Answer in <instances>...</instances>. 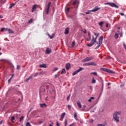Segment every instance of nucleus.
Instances as JSON below:
<instances>
[{
    "instance_id": "obj_1",
    "label": "nucleus",
    "mask_w": 126,
    "mask_h": 126,
    "mask_svg": "<svg viewBox=\"0 0 126 126\" xmlns=\"http://www.w3.org/2000/svg\"><path fill=\"white\" fill-rule=\"evenodd\" d=\"M97 38H98L97 36H96L95 38H94V36H93V39H92L94 42V43L98 44V45L95 48V50L98 49V48H100V47H101V45H102V43H103V36L99 37L98 39V43L97 42Z\"/></svg>"
},
{
    "instance_id": "obj_2",
    "label": "nucleus",
    "mask_w": 126,
    "mask_h": 126,
    "mask_svg": "<svg viewBox=\"0 0 126 126\" xmlns=\"http://www.w3.org/2000/svg\"><path fill=\"white\" fill-rule=\"evenodd\" d=\"M122 114V111H116L113 114V119L115 122H117V123H120V116Z\"/></svg>"
},
{
    "instance_id": "obj_3",
    "label": "nucleus",
    "mask_w": 126,
    "mask_h": 126,
    "mask_svg": "<svg viewBox=\"0 0 126 126\" xmlns=\"http://www.w3.org/2000/svg\"><path fill=\"white\" fill-rule=\"evenodd\" d=\"M51 3H52L51 2H49L44 9V11L46 12V14H49V11L50 10V7L51 6Z\"/></svg>"
},
{
    "instance_id": "obj_4",
    "label": "nucleus",
    "mask_w": 126,
    "mask_h": 126,
    "mask_svg": "<svg viewBox=\"0 0 126 126\" xmlns=\"http://www.w3.org/2000/svg\"><path fill=\"white\" fill-rule=\"evenodd\" d=\"M104 4L105 5H110V6H112V7H115L116 8H119V6L115 4V3L107 2V3H105Z\"/></svg>"
},
{
    "instance_id": "obj_5",
    "label": "nucleus",
    "mask_w": 126,
    "mask_h": 126,
    "mask_svg": "<svg viewBox=\"0 0 126 126\" xmlns=\"http://www.w3.org/2000/svg\"><path fill=\"white\" fill-rule=\"evenodd\" d=\"M94 59V58H93V57H87L83 60V62H84V63H86V62H90V61H92V60Z\"/></svg>"
},
{
    "instance_id": "obj_6",
    "label": "nucleus",
    "mask_w": 126,
    "mask_h": 126,
    "mask_svg": "<svg viewBox=\"0 0 126 126\" xmlns=\"http://www.w3.org/2000/svg\"><path fill=\"white\" fill-rule=\"evenodd\" d=\"M83 69H84L83 67H80L79 69H78L76 71L73 72L72 75L74 76L76 74H77V73H78V72H80V71H82V70H83Z\"/></svg>"
},
{
    "instance_id": "obj_7",
    "label": "nucleus",
    "mask_w": 126,
    "mask_h": 126,
    "mask_svg": "<svg viewBox=\"0 0 126 126\" xmlns=\"http://www.w3.org/2000/svg\"><path fill=\"white\" fill-rule=\"evenodd\" d=\"M45 87H46V84H44L40 87L39 92H45L46 89Z\"/></svg>"
},
{
    "instance_id": "obj_8",
    "label": "nucleus",
    "mask_w": 126,
    "mask_h": 126,
    "mask_svg": "<svg viewBox=\"0 0 126 126\" xmlns=\"http://www.w3.org/2000/svg\"><path fill=\"white\" fill-rule=\"evenodd\" d=\"M86 65H94V66H96L97 64L95 62H90L86 63Z\"/></svg>"
},
{
    "instance_id": "obj_9",
    "label": "nucleus",
    "mask_w": 126,
    "mask_h": 126,
    "mask_svg": "<svg viewBox=\"0 0 126 126\" xmlns=\"http://www.w3.org/2000/svg\"><path fill=\"white\" fill-rule=\"evenodd\" d=\"M99 9H101V8H98L97 7H95L93 9L89 11H90L91 12H95V11H97V10H99Z\"/></svg>"
},
{
    "instance_id": "obj_10",
    "label": "nucleus",
    "mask_w": 126,
    "mask_h": 126,
    "mask_svg": "<svg viewBox=\"0 0 126 126\" xmlns=\"http://www.w3.org/2000/svg\"><path fill=\"white\" fill-rule=\"evenodd\" d=\"M51 53H52V49H49V47H48L45 51L46 55H49V54H51Z\"/></svg>"
},
{
    "instance_id": "obj_11",
    "label": "nucleus",
    "mask_w": 126,
    "mask_h": 126,
    "mask_svg": "<svg viewBox=\"0 0 126 126\" xmlns=\"http://www.w3.org/2000/svg\"><path fill=\"white\" fill-rule=\"evenodd\" d=\"M69 33V28L67 27L65 29L64 34L65 35H67Z\"/></svg>"
},
{
    "instance_id": "obj_12",
    "label": "nucleus",
    "mask_w": 126,
    "mask_h": 126,
    "mask_svg": "<svg viewBox=\"0 0 126 126\" xmlns=\"http://www.w3.org/2000/svg\"><path fill=\"white\" fill-rule=\"evenodd\" d=\"M65 68L67 70H68L69 68H70V63H66L65 64Z\"/></svg>"
},
{
    "instance_id": "obj_13",
    "label": "nucleus",
    "mask_w": 126,
    "mask_h": 126,
    "mask_svg": "<svg viewBox=\"0 0 126 126\" xmlns=\"http://www.w3.org/2000/svg\"><path fill=\"white\" fill-rule=\"evenodd\" d=\"M94 44H95V42H94L93 40L91 41V43L87 44L88 47H92V46H93V45H94Z\"/></svg>"
},
{
    "instance_id": "obj_14",
    "label": "nucleus",
    "mask_w": 126,
    "mask_h": 126,
    "mask_svg": "<svg viewBox=\"0 0 126 126\" xmlns=\"http://www.w3.org/2000/svg\"><path fill=\"white\" fill-rule=\"evenodd\" d=\"M36 9H37V5L34 4L32 6V12H34V11H35Z\"/></svg>"
},
{
    "instance_id": "obj_15",
    "label": "nucleus",
    "mask_w": 126,
    "mask_h": 126,
    "mask_svg": "<svg viewBox=\"0 0 126 126\" xmlns=\"http://www.w3.org/2000/svg\"><path fill=\"white\" fill-rule=\"evenodd\" d=\"M39 67H42L43 68H47V65L45 63L41 64L39 65Z\"/></svg>"
},
{
    "instance_id": "obj_16",
    "label": "nucleus",
    "mask_w": 126,
    "mask_h": 126,
    "mask_svg": "<svg viewBox=\"0 0 126 126\" xmlns=\"http://www.w3.org/2000/svg\"><path fill=\"white\" fill-rule=\"evenodd\" d=\"M33 75H31L29 78H27L26 80H24L25 82H28V81H29L31 78H32Z\"/></svg>"
},
{
    "instance_id": "obj_17",
    "label": "nucleus",
    "mask_w": 126,
    "mask_h": 126,
    "mask_svg": "<svg viewBox=\"0 0 126 126\" xmlns=\"http://www.w3.org/2000/svg\"><path fill=\"white\" fill-rule=\"evenodd\" d=\"M77 105L78 106L79 108H81L82 106H81V103L79 101H77Z\"/></svg>"
},
{
    "instance_id": "obj_18",
    "label": "nucleus",
    "mask_w": 126,
    "mask_h": 126,
    "mask_svg": "<svg viewBox=\"0 0 126 126\" xmlns=\"http://www.w3.org/2000/svg\"><path fill=\"white\" fill-rule=\"evenodd\" d=\"M91 83L92 84H95V83H96V80H95V78H94V77H93Z\"/></svg>"
},
{
    "instance_id": "obj_19",
    "label": "nucleus",
    "mask_w": 126,
    "mask_h": 126,
    "mask_svg": "<svg viewBox=\"0 0 126 126\" xmlns=\"http://www.w3.org/2000/svg\"><path fill=\"white\" fill-rule=\"evenodd\" d=\"M108 73H112L113 74H115V72L112 71L111 70H110L109 69H107V71Z\"/></svg>"
},
{
    "instance_id": "obj_20",
    "label": "nucleus",
    "mask_w": 126,
    "mask_h": 126,
    "mask_svg": "<svg viewBox=\"0 0 126 126\" xmlns=\"http://www.w3.org/2000/svg\"><path fill=\"white\" fill-rule=\"evenodd\" d=\"M40 106L41 108H44V107H47V104L46 103L40 104Z\"/></svg>"
},
{
    "instance_id": "obj_21",
    "label": "nucleus",
    "mask_w": 126,
    "mask_h": 126,
    "mask_svg": "<svg viewBox=\"0 0 126 126\" xmlns=\"http://www.w3.org/2000/svg\"><path fill=\"white\" fill-rule=\"evenodd\" d=\"M74 118L76 121H78V119H77V114H76V112L74 114Z\"/></svg>"
},
{
    "instance_id": "obj_22",
    "label": "nucleus",
    "mask_w": 126,
    "mask_h": 126,
    "mask_svg": "<svg viewBox=\"0 0 126 126\" xmlns=\"http://www.w3.org/2000/svg\"><path fill=\"white\" fill-rule=\"evenodd\" d=\"M66 73V72L65 71V69L63 68L61 72V74H65Z\"/></svg>"
},
{
    "instance_id": "obj_23",
    "label": "nucleus",
    "mask_w": 126,
    "mask_h": 126,
    "mask_svg": "<svg viewBox=\"0 0 126 126\" xmlns=\"http://www.w3.org/2000/svg\"><path fill=\"white\" fill-rule=\"evenodd\" d=\"M81 32H83V33H84L85 34H86V33L87 32V31H86V30L85 29H82L81 30Z\"/></svg>"
},
{
    "instance_id": "obj_24",
    "label": "nucleus",
    "mask_w": 126,
    "mask_h": 126,
    "mask_svg": "<svg viewBox=\"0 0 126 126\" xmlns=\"http://www.w3.org/2000/svg\"><path fill=\"white\" fill-rule=\"evenodd\" d=\"M6 0H0V2L1 4H3V3H5V1Z\"/></svg>"
},
{
    "instance_id": "obj_25",
    "label": "nucleus",
    "mask_w": 126,
    "mask_h": 126,
    "mask_svg": "<svg viewBox=\"0 0 126 126\" xmlns=\"http://www.w3.org/2000/svg\"><path fill=\"white\" fill-rule=\"evenodd\" d=\"M64 116H65V112H64L62 114L61 116V119H63V118H64Z\"/></svg>"
},
{
    "instance_id": "obj_26",
    "label": "nucleus",
    "mask_w": 126,
    "mask_h": 126,
    "mask_svg": "<svg viewBox=\"0 0 126 126\" xmlns=\"http://www.w3.org/2000/svg\"><path fill=\"white\" fill-rule=\"evenodd\" d=\"M114 37L115 38V39H118V38H119V34L118 33H116Z\"/></svg>"
},
{
    "instance_id": "obj_27",
    "label": "nucleus",
    "mask_w": 126,
    "mask_h": 126,
    "mask_svg": "<svg viewBox=\"0 0 126 126\" xmlns=\"http://www.w3.org/2000/svg\"><path fill=\"white\" fill-rule=\"evenodd\" d=\"M14 5H15V3L10 4L9 8H12V7L14 6Z\"/></svg>"
},
{
    "instance_id": "obj_28",
    "label": "nucleus",
    "mask_w": 126,
    "mask_h": 126,
    "mask_svg": "<svg viewBox=\"0 0 126 126\" xmlns=\"http://www.w3.org/2000/svg\"><path fill=\"white\" fill-rule=\"evenodd\" d=\"M101 70H103V71H105L106 72H107L108 70V69L106 68H101Z\"/></svg>"
},
{
    "instance_id": "obj_29",
    "label": "nucleus",
    "mask_w": 126,
    "mask_h": 126,
    "mask_svg": "<svg viewBox=\"0 0 126 126\" xmlns=\"http://www.w3.org/2000/svg\"><path fill=\"white\" fill-rule=\"evenodd\" d=\"M85 108H86V105H84L81 109V111H86L85 110Z\"/></svg>"
},
{
    "instance_id": "obj_30",
    "label": "nucleus",
    "mask_w": 126,
    "mask_h": 126,
    "mask_svg": "<svg viewBox=\"0 0 126 126\" xmlns=\"http://www.w3.org/2000/svg\"><path fill=\"white\" fill-rule=\"evenodd\" d=\"M24 119V116H22L20 118V122L21 123V122H22V121H23Z\"/></svg>"
},
{
    "instance_id": "obj_31",
    "label": "nucleus",
    "mask_w": 126,
    "mask_h": 126,
    "mask_svg": "<svg viewBox=\"0 0 126 126\" xmlns=\"http://www.w3.org/2000/svg\"><path fill=\"white\" fill-rule=\"evenodd\" d=\"M103 24H104V22H100L99 23V26H101V27H103Z\"/></svg>"
},
{
    "instance_id": "obj_32",
    "label": "nucleus",
    "mask_w": 126,
    "mask_h": 126,
    "mask_svg": "<svg viewBox=\"0 0 126 126\" xmlns=\"http://www.w3.org/2000/svg\"><path fill=\"white\" fill-rule=\"evenodd\" d=\"M47 35L49 36L50 39H53V38H54V35L51 36V35H50L49 33Z\"/></svg>"
},
{
    "instance_id": "obj_33",
    "label": "nucleus",
    "mask_w": 126,
    "mask_h": 126,
    "mask_svg": "<svg viewBox=\"0 0 126 126\" xmlns=\"http://www.w3.org/2000/svg\"><path fill=\"white\" fill-rule=\"evenodd\" d=\"M26 126H31V124H30V123L27 122L26 123Z\"/></svg>"
},
{
    "instance_id": "obj_34",
    "label": "nucleus",
    "mask_w": 126,
    "mask_h": 126,
    "mask_svg": "<svg viewBox=\"0 0 126 126\" xmlns=\"http://www.w3.org/2000/svg\"><path fill=\"white\" fill-rule=\"evenodd\" d=\"M9 33H13V32L11 30H10V29H8V31Z\"/></svg>"
},
{
    "instance_id": "obj_35",
    "label": "nucleus",
    "mask_w": 126,
    "mask_h": 126,
    "mask_svg": "<svg viewBox=\"0 0 126 126\" xmlns=\"http://www.w3.org/2000/svg\"><path fill=\"white\" fill-rule=\"evenodd\" d=\"M33 22V19H31L29 20L28 23L30 24V23H32V22Z\"/></svg>"
},
{
    "instance_id": "obj_36",
    "label": "nucleus",
    "mask_w": 126,
    "mask_h": 126,
    "mask_svg": "<svg viewBox=\"0 0 126 126\" xmlns=\"http://www.w3.org/2000/svg\"><path fill=\"white\" fill-rule=\"evenodd\" d=\"M75 45V42L72 41V45H71L72 47H74Z\"/></svg>"
},
{
    "instance_id": "obj_37",
    "label": "nucleus",
    "mask_w": 126,
    "mask_h": 126,
    "mask_svg": "<svg viewBox=\"0 0 126 126\" xmlns=\"http://www.w3.org/2000/svg\"><path fill=\"white\" fill-rule=\"evenodd\" d=\"M94 35L96 36V37H98L99 36V33H96V32H94Z\"/></svg>"
},
{
    "instance_id": "obj_38",
    "label": "nucleus",
    "mask_w": 126,
    "mask_h": 126,
    "mask_svg": "<svg viewBox=\"0 0 126 126\" xmlns=\"http://www.w3.org/2000/svg\"><path fill=\"white\" fill-rule=\"evenodd\" d=\"M3 31H5V28H3L1 29V32H3Z\"/></svg>"
},
{
    "instance_id": "obj_39",
    "label": "nucleus",
    "mask_w": 126,
    "mask_h": 126,
    "mask_svg": "<svg viewBox=\"0 0 126 126\" xmlns=\"http://www.w3.org/2000/svg\"><path fill=\"white\" fill-rule=\"evenodd\" d=\"M12 77H13V75H12V77L10 78V79H9L8 80V83H9V82H10V81L11 80V79H12Z\"/></svg>"
},
{
    "instance_id": "obj_40",
    "label": "nucleus",
    "mask_w": 126,
    "mask_h": 126,
    "mask_svg": "<svg viewBox=\"0 0 126 126\" xmlns=\"http://www.w3.org/2000/svg\"><path fill=\"white\" fill-rule=\"evenodd\" d=\"M64 124H65L64 126H66L67 125V121L66 120H65Z\"/></svg>"
},
{
    "instance_id": "obj_41",
    "label": "nucleus",
    "mask_w": 126,
    "mask_h": 126,
    "mask_svg": "<svg viewBox=\"0 0 126 126\" xmlns=\"http://www.w3.org/2000/svg\"><path fill=\"white\" fill-rule=\"evenodd\" d=\"M94 122V120H93V119H91L89 121V123H90L91 124H92Z\"/></svg>"
},
{
    "instance_id": "obj_42",
    "label": "nucleus",
    "mask_w": 126,
    "mask_h": 126,
    "mask_svg": "<svg viewBox=\"0 0 126 126\" xmlns=\"http://www.w3.org/2000/svg\"><path fill=\"white\" fill-rule=\"evenodd\" d=\"M58 69H59V68L55 67V68H54L53 71H56V70H57Z\"/></svg>"
},
{
    "instance_id": "obj_43",
    "label": "nucleus",
    "mask_w": 126,
    "mask_h": 126,
    "mask_svg": "<svg viewBox=\"0 0 126 126\" xmlns=\"http://www.w3.org/2000/svg\"><path fill=\"white\" fill-rule=\"evenodd\" d=\"M76 0H76L73 1V5H75L76 4Z\"/></svg>"
},
{
    "instance_id": "obj_44",
    "label": "nucleus",
    "mask_w": 126,
    "mask_h": 126,
    "mask_svg": "<svg viewBox=\"0 0 126 126\" xmlns=\"http://www.w3.org/2000/svg\"><path fill=\"white\" fill-rule=\"evenodd\" d=\"M67 108H68V110H71V107H70V105H68Z\"/></svg>"
},
{
    "instance_id": "obj_45",
    "label": "nucleus",
    "mask_w": 126,
    "mask_h": 126,
    "mask_svg": "<svg viewBox=\"0 0 126 126\" xmlns=\"http://www.w3.org/2000/svg\"><path fill=\"white\" fill-rule=\"evenodd\" d=\"M91 74H94V75H97V73L94 72L91 73Z\"/></svg>"
},
{
    "instance_id": "obj_46",
    "label": "nucleus",
    "mask_w": 126,
    "mask_h": 126,
    "mask_svg": "<svg viewBox=\"0 0 126 126\" xmlns=\"http://www.w3.org/2000/svg\"><path fill=\"white\" fill-rule=\"evenodd\" d=\"M14 120H15V118L14 117V116H12L11 117V121H13Z\"/></svg>"
},
{
    "instance_id": "obj_47",
    "label": "nucleus",
    "mask_w": 126,
    "mask_h": 126,
    "mask_svg": "<svg viewBox=\"0 0 126 126\" xmlns=\"http://www.w3.org/2000/svg\"><path fill=\"white\" fill-rule=\"evenodd\" d=\"M69 98H70V94H69V95H68V96L67 97V101H68V100H69Z\"/></svg>"
},
{
    "instance_id": "obj_48",
    "label": "nucleus",
    "mask_w": 126,
    "mask_h": 126,
    "mask_svg": "<svg viewBox=\"0 0 126 126\" xmlns=\"http://www.w3.org/2000/svg\"><path fill=\"white\" fill-rule=\"evenodd\" d=\"M20 69V66L19 65H17V69Z\"/></svg>"
},
{
    "instance_id": "obj_49",
    "label": "nucleus",
    "mask_w": 126,
    "mask_h": 126,
    "mask_svg": "<svg viewBox=\"0 0 126 126\" xmlns=\"http://www.w3.org/2000/svg\"><path fill=\"white\" fill-rule=\"evenodd\" d=\"M45 85H46L45 87H46V89H49V85H48L46 84H45Z\"/></svg>"
},
{
    "instance_id": "obj_50",
    "label": "nucleus",
    "mask_w": 126,
    "mask_h": 126,
    "mask_svg": "<svg viewBox=\"0 0 126 126\" xmlns=\"http://www.w3.org/2000/svg\"><path fill=\"white\" fill-rule=\"evenodd\" d=\"M38 73H35V74L34 75V77H36V76H38Z\"/></svg>"
},
{
    "instance_id": "obj_51",
    "label": "nucleus",
    "mask_w": 126,
    "mask_h": 126,
    "mask_svg": "<svg viewBox=\"0 0 126 126\" xmlns=\"http://www.w3.org/2000/svg\"><path fill=\"white\" fill-rule=\"evenodd\" d=\"M123 46H124V48L125 49V50H126V44L124 43Z\"/></svg>"
},
{
    "instance_id": "obj_52",
    "label": "nucleus",
    "mask_w": 126,
    "mask_h": 126,
    "mask_svg": "<svg viewBox=\"0 0 126 126\" xmlns=\"http://www.w3.org/2000/svg\"><path fill=\"white\" fill-rule=\"evenodd\" d=\"M69 126H75V124L74 123L71 124Z\"/></svg>"
},
{
    "instance_id": "obj_53",
    "label": "nucleus",
    "mask_w": 126,
    "mask_h": 126,
    "mask_svg": "<svg viewBox=\"0 0 126 126\" xmlns=\"http://www.w3.org/2000/svg\"><path fill=\"white\" fill-rule=\"evenodd\" d=\"M120 15H122V16H125V14L124 13H120Z\"/></svg>"
},
{
    "instance_id": "obj_54",
    "label": "nucleus",
    "mask_w": 126,
    "mask_h": 126,
    "mask_svg": "<svg viewBox=\"0 0 126 126\" xmlns=\"http://www.w3.org/2000/svg\"><path fill=\"white\" fill-rule=\"evenodd\" d=\"M97 126H105V125L98 124Z\"/></svg>"
},
{
    "instance_id": "obj_55",
    "label": "nucleus",
    "mask_w": 126,
    "mask_h": 126,
    "mask_svg": "<svg viewBox=\"0 0 126 126\" xmlns=\"http://www.w3.org/2000/svg\"><path fill=\"white\" fill-rule=\"evenodd\" d=\"M56 126H60V124H59V122L57 121V123H56Z\"/></svg>"
},
{
    "instance_id": "obj_56",
    "label": "nucleus",
    "mask_w": 126,
    "mask_h": 126,
    "mask_svg": "<svg viewBox=\"0 0 126 126\" xmlns=\"http://www.w3.org/2000/svg\"><path fill=\"white\" fill-rule=\"evenodd\" d=\"M94 97H90V99H91V100H94Z\"/></svg>"
},
{
    "instance_id": "obj_57",
    "label": "nucleus",
    "mask_w": 126,
    "mask_h": 126,
    "mask_svg": "<svg viewBox=\"0 0 126 126\" xmlns=\"http://www.w3.org/2000/svg\"><path fill=\"white\" fill-rule=\"evenodd\" d=\"M44 72H41L39 73V75H41V74H44Z\"/></svg>"
},
{
    "instance_id": "obj_58",
    "label": "nucleus",
    "mask_w": 126,
    "mask_h": 126,
    "mask_svg": "<svg viewBox=\"0 0 126 126\" xmlns=\"http://www.w3.org/2000/svg\"><path fill=\"white\" fill-rule=\"evenodd\" d=\"M105 26H106V27L107 28H108V27H109V24H106Z\"/></svg>"
},
{
    "instance_id": "obj_59",
    "label": "nucleus",
    "mask_w": 126,
    "mask_h": 126,
    "mask_svg": "<svg viewBox=\"0 0 126 126\" xmlns=\"http://www.w3.org/2000/svg\"><path fill=\"white\" fill-rule=\"evenodd\" d=\"M86 14H90V12H86Z\"/></svg>"
},
{
    "instance_id": "obj_60",
    "label": "nucleus",
    "mask_w": 126,
    "mask_h": 126,
    "mask_svg": "<svg viewBox=\"0 0 126 126\" xmlns=\"http://www.w3.org/2000/svg\"><path fill=\"white\" fill-rule=\"evenodd\" d=\"M120 37H123V32H121Z\"/></svg>"
},
{
    "instance_id": "obj_61",
    "label": "nucleus",
    "mask_w": 126,
    "mask_h": 126,
    "mask_svg": "<svg viewBox=\"0 0 126 126\" xmlns=\"http://www.w3.org/2000/svg\"><path fill=\"white\" fill-rule=\"evenodd\" d=\"M88 36H89L90 37H91V35L90 34V32H89Z\"/></svg>"
},
{
    "instance_id": "obj_62",
    "label": "nucleus",
    "mask_w": 126,
    "mask_h": 126,
    "mask_svg": "<svg viewBox=\"0 0 126 126\" xmlns=\"http://www.w3.org/2000/svg\"><path fill=\"white\" fill-rule=\"evenodd\" d=\"M66 11H69V8H66Z\"/></svg>"
},
{
    "instance_id": "obj_63",
    "label": "nucleus",
    "mask_w": 126,
    "mask_h": 126,
    "mask_svg": "<svg viewBox=\"0 0 126 126\" xmlns=\"http://www.w3.org/2000/svg\"><path fill=\"white\" fill-rule=\"evenodd\" d=\"M8 30V28H5V31H7Z\"/></svg>"
},
{
    "instance_id": "obj_64",
    "label": "nucleus",
    "mask_w": 126,
    "mask_h": 126,
    "mask_svg": "<svg viewBox=\"0 0 126 126\" xmlns=\"http://www.w3.org/2000/svg\"><path fill=\"white\" fill-rule=\"evenodd\" d=\"M91 101H92V100L90 98L88 100L89 102H91Z\"/></svg>"
}]
</instances>
